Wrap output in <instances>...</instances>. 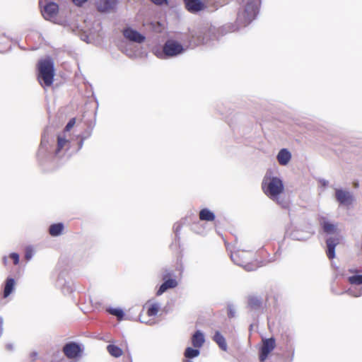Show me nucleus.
<instances>
[{
    "instance_id": "1",
    "label": "nucleus",
    "mask_w": 362,
    "mask_h": 362,
    "mask_svg": "<svg viewBox=\"0 0 362 362\" xmlns=\"http://www.w3.org/2000/svg\"><path fill=\"white\" fill-rule=\"evenodd\" d=\"M263 193L272 202L282 209H288L290 202L284 194V184L283 180L272 175L271 171L266 173L262 182Z\"/></svg>"
},
{
    "instance_id": "2",
    "label": "nucleus",
    "mask_w": 362,
    "mask_h": 362,
    "mask_svg": "<svg viewBox=\"0 0 362 362\" xmlns=\"http://www.w3.org/2000/svg\"><path fill=\"white\" fill-rule=\"evenodd\" d=\"M242 7L239 9L237 23L241 27L249 25L258 13L259 0H241Z\"/></svg>"
},
{
    "instance_id": "3",
    "label": "nucleus",
    "mask_w": 362,
    "mask_h": 362,
    "mask_svg": "<svg viewBox=\"0 0 362 362\" xmlns=\"http://www.w3.org/2000/svg\"><path fill=\"white\" fill-rule=\"evenodd\" d=\"M38 80L42 86H50L54 76V62L51 58L42 59L38 63Z\"/></svg>"
},
{
    "instance_id": "4",
    "label": "nucleus",
    "mask_w": 362,
    "mask_h": 362,
    "mask_svg": "<svg viewBox=\"0 0 362 362\" xmlns=\"http://www.w3.org/2000/svg\"><path fill=\"white\" fill-rule=\"evenodd\" d=\"M186 48L175 40H168L163 46L161 50L156 49L155 54L161 59L175 57L185 52Z\"/></svg>"
},
{
    "instance_id": "5",
    "label": "nucleus",
    "mask_w": 362,
    "mask_h": 362,
    "mask_svg": "<svg viewBox=\"0 0 362 362\" xmlns=\"http://www.w3.org/2000/svg\"><path fill=\"white\" fill-rule=\"evenodd\" d=\"M215 32L214 28H200L197 30H193L190 33V42L198 45L201 44H206L213 39Z\"/></svg>"
},
{
    "instance_id": "6",
    "label": "nucleus",
    "mask_w": 362,
    "mask_h": 362,
    "mask_svg": "<svg viewBox=\"0 0 362 362\" xmlns=\"http://www.w3.org/2000/svg\"><path fill=\"white\" fill-rule=\"evenodd\" d=\"M39 6L46 20L55 21L59 12V6L56 3L52 0H39Z\"/></svg>"
},
{
    "instance_id": "7",
    "label": "nucleus",
    "mask_w": 362,
    "mask_h": 362,
    "mask_svg": "<svg viewBox=\"0 0 362 362\" xmlns=\"http://www.w3.org/2000/svg\"><path fill=\"white\" fill-rule=\"evenodd\" d=\"M251 255L250 251L238 250L231 253L230 258L235 264L243 267L246 271L250 272L257 268V266L246 261L247 257L251 256Z\"/></svg>"
},
{
    "instance_id": "8",
    "label": "nucleus",
    "mask_w": 362,
    "mask_h": 362,
    "mask_svg": "<svg viewBox=\"0 0 362 362\" xmlns=\"http://www.w3.org/2000/svg\"><path fill=\"white\" fill-rule=\"evenodd\" d=\"M275 346L276 341L274 338L271 337L262 339V346L259 351V360L261 362L267 359L268 355L274 349Z\"/></svg>"
},
{
    "instance_id": "9",
    "label": "nucleus",
    "mask_w": 362,
    "mask_h": 362,
    "mask_svg": "<svg viewBox=\"0 0 362 362\" xmlns=\"http://www.w3.org/2000/svg\"><path fill=\"white\" fill-rule=\"evenodd\" d=\"M69 148L70 141L66 139L65 132L58 135L55 156L59 158L62 157Z\"/></svg>"
},
{
    "instance_id": "10",
    "label": "nucleus",
    "mask_w": 362,
    "mask_h": 362,
    "mask_svg": "<svg viewBox=\"0 0 362 362\" xmlns=\"http://www.w3.org/2000/svg\"><path fill=\"white\" fill-rule=\"evenodd\" d=\"M63 351L69 358H74L80 355L81 351L80 346L75 342H69L64 345Z\"/></svg>"
},
{
    "instance_id": "11",
    "label": "nucleus",
    "mask_w": 362,
    "mask_h": 362,
    "mask_svg": "<svg viewBox=\"0 0 362 362\" xmlns=\"http://www.w3.org/2000/svg\"><path fill=\"white\" fill-rule=\"evenodd\" d=\"M335 197L343 205H349L353 201L352 194L349 191L342 189H336Z\"/></svg>"
},
{
    "instance_id": "12",
    "label": "nucleus",
    "mask_w": 362,
    "mask_h": 362,
    "mask_svg": "<svg viewBox=\"0 0 362 362\" xmlns=\"http://www.w3.org/2000/svg\"><path fill=\"white\" fill-rule=\"evenodd\" d=\"M123 35L125 38L137 43H141L145 40V37L143 35L132 28H126L123 32Z\"/></svg>"
},
{
    "instance_id": "13",
    "label": "nucleus",
    "mask_w": 362,
    "mask_h": 362,
    "mask_svg": "<svg viewBox=\"0 0 362 362\" xmlns=\"http://www.w3.org/2000/svg\"><path fill=\"white\" fill-rule=\"evenodd\" d=\"M186 8L192 13L202 11L205 6L201 0H185Z\"/></svg>"
},
{
    "instance_id": "14",
    "label": "nucleus",
    "mask_w": 362,
    "mask_h": 362,
    "mask_svg": "<svg viewBox=\"0 0 362 362\" xmlns=\"http://www.w3.org/2000/svg\"><path fill=\"white\" fill-rule=\"evenodd\" d=\"M339 243L338 237H331L327 239V255L329 259H333L335 257V247Z\"/></svg>"
},
{
    "instance_id": "15",
    "label": "nucleus",
    "mask_w": 362,
    "mask_h": 362,
    "mask_svg": "<svg viewBox=\"0 0 362 362\" xmlns=\"http://www.w3.org/2000/svg\"><path fill=\"white\" fill-rule=\"evenodd\" d=\"M116 2L117 0H96L95 5L99 11L105 12L113 9Z\"/></svg>"
},
{
    "instance_id": "16",
    "label": "nucleus",
    "mask_w": 362,
    "mask_h": 362,
    "mask_svg": "<svg viewBox=\"0 0 362 362\" xmlns=\"http://www.w3.org/2000/svg\"><path fill=\"white\" fill-rule=\"evenodd\" d=\"M177 286V281L175 279H168L165 280L159 287L156 292L157 296L162 295L168 289L174 288Z\"/></svg>"
},
{
    "instance_id": "17",
    "label": "nucleus",
    "mask_w": 362,
    "mask_h": 362,
    "mask_svg": "<svg viewBox=\"0 0 362 362\" xmlns=\"http://www.w3.org/2000/svg\"><path fill=\"white\" fill-rule=\"evenodd\" d=\"M291 158L290 151L286 148L281 149L276 156V159L281 165H286Z\"/></svg>"
},
{
    "instance_id": "18",
    "label": "nucleus",
    "mask_w": 362,
    "mask_h": 362,
    "mask_svg": "<svg viewBox=\"0 0 362 362\" xmlns=\"http://www.w3.org/2000/svg\"><path fill=\"white\" fill-rule=\"evenodd\" d=\"M205 342V337L203 332L197 330L192 337V344L194 348H201Z\"/></svg>"
},
{
    "instance_id": "19",
    "label": "nucleus",
    "mask_w": 362,
    "mask_h": 362,
    "mask_svg": "<svg viewBox=\"0 0 362 362\" xmlns=\"http://www.w3.org/2000/svg\"><path fill=\"white\" fill-rule=\"evenodd\" d=\"M14 287L15 280L13 278H8L5 282L3 297L7 298L13 292Z\"/></svg>"
},
{
    "instance_id": "20",
    "label": "nucleus",
    "mask_w": 362,
    "mask_h": 362,
    "mask_svg": "<svg viewBox=\"0 0 362 362\" xmlns=\"http://www.w3.org/2000/svg\"><path fill=\"white\" fill-rule=\"evenodd\" d=\"M248 306L255 310H258L262 306V299L258 296H250L248 297Z\"/></svg>"
},
{
    "instance_id": "21",
    "label": "nucleus",
    "mask_w": 362,
    "mask_h": 362,
    "mask_svg": "<svg viewBox=\"0 0 362 362\" xmlns=\"http://www.w3.org/2000/svg\"><path fill=\"white\" fill-rule=\"evenodd\" d=\"M322 229L325 233L329 235L335 234L337 230V225L327 221L324 220L321 223Z\"/></svg>"
},
{
    "instance_id": "22",
    "label": "nucleus",
    "mask_w": 362,
    "mask_h": 362,
    "mask_svg": "<svg viewBox=\"0 0 362 362\" xmlns=\"http://www.w3.org/2000/svg\"><path fill=\"white\" fill-rule=\"evenodd\" d=\"M213 339L218 345L221 349L223 351L227 350V344L226 339L219 332L217 331L215 332Z\"/></svg>"
},
{
    "instance_id": "23",
    "label": "nucleus",
    "mask_w": 362,
    "mask_h": 362,
    "mask_svg": "<svg viewBox=\"0 0 362 362\" xmlns=\"http://www.w3.org/2000/svg\"><path fill=\"white\" fill-rule=\"evenodd\" d=\"M199 219L206 221H213L215 219V214L209 209L205 208L199 211Z\"/></svg>"
},
{
    "instance_id": "24",
    "label": "nucleus",
    "mask_w": 362,
    "mask_h": 362,
    "mask_svg": "<svg viewBox=\"0 0 362 362\" xmlns=\"http://www.w3.org/2000/svg\"><path fill=\"white\" fill-rule=\"evenodd\" d=\"M64 229V225L61 223H54L49 226V232L52 236L59 235Z\"/></svg>"
},
{
    "instance_id": "25",
    "label": "nucleus",
    "mask_w": 362,
    "mask_h": 362,
    "mask_svg": "<svg viewBox=\"0 0 362 362\" xmlns=\"http://www.w3.org/2000/svg\"><path fill=\"white\" fill-rule=\"evenodd\" d=\"M107 350L111 356L115 358L121 356L123 354L122 350L119 347L112 344L108 345L107 346Z\"/></svg>"
},
{
    "instance_id": "26",
    "label": "nucleus",
    "mask_w": 362,
    "mask_h": 362,
    "mask_svg": "<svg viewBox=\"0 0 362 362\" xmlns=\"http://www.w3.org/2000/svg\"><path fill=\"white\" fill-rule=\"evenodd\" d=\"M76 34L80 37L81 40L87 43H90L93 39V37H92L90 33H88L87 31L83 30L82 29L79 30L78 28L77 30H76Z\"/></svg>"
},
{
    "instance_id": "27",
    "label": "nucleus",
    "mask_w": 362,
    "mask_h": 362,
    "mask_svg": "<svg viewBox=\"0 0 362 362\" xmlns=\"http://www.w3.org/2000/svg\"><path fill=\"white\" fill-rule=\"evenodd\" d=\"M199 349V348L193 349L192 347H187L185 351V356L189 359L197 357L200 354Z\"/></svg>"
},
{
    "instance_id": "28",
    "label": "nucleus",
    "mask_w": 362,
    "mask_h": 362,
    "mask_svg": "<svg viewBox=\"0 0 362 362\" xmlns=\"http://www.w3.org/2000/svg\"><path fill=\"white\" fill-rule=\"evenodd\" d=\"M160 307V305L158 303H152L150 305V307L148 308V310H147L148 316H149V317L156 316L159 311Z\"/></svg>"
},
{
    "instance_id": "29",
    "label": "nucleus",
    "mask_w": 362,
    "mask_h": 362,
    "mask_svg": "<svg viewBox=\"0 0 362 362\" xmlns=\"http://www.w3.org/2000/svg\"><path fill=\"white\" fill-rule=\"evenodd\" d=\"M107 311L110 314L116 316L119 320H122L124 315V313L121 308H109L107 309Z\"/></svg>"
},
{
    "instance_id": "30",
    "label": "nucleus",
    "mask_w": 362,
    "mask_h": 362,
    "mask_svg": "<svg viewBox=\"0 0 362 362\" xmlns=\"http://www.w3.org/2000/svg\"><path fill=\"white\" fill-rule=\"evenodd\" d=\"M92 134V131L90 129L85 130L81 134L79 135L80 141L78 142V149H81L83 146V141L89 138Z\"/></svg>"
},
{
    "instance_id": "31",
    "label": "nucleus",
    "mask_w": 362,
    "mask_h": 362,
    "mask_svg": "<svg viewBox=\"0 0 362 362\" xmlns=\"http://www.w3.org/2000/svg\"><path fill=\"white\" fill-rule=\"evenodd\" d=\"M346 293L353 297H359L362 296V288H351Z\"/></svg>"
},
{
    "instance_id": "32",
    "label": "nucleus",
    "mask_w": 362,
    "mask_h": 362,
    "mask_svg": "<svg viewBox=\"0 0 362 362\" xmlns=\"http://www.w3.org/2000/svg\"><path fill=\"white\" fill-rule=\"evenodd\" d=\"M349 281L351 284L361 285L362 284V274L354 275L349 277Z\"/></svg>"
},
{
    "instance_id": "33",
    "label": "nucleus",
    "mask_w": 362,
    "mask_h": 362,
    "mask_svg": "<svg viewBox=\"0 0 362 362\" xmlns=\"http://www.w3.org/2000/svg\"><path fill=\"white\" fill-rule=\"evenodd\" d=\"M75 123H76V119L71 118L66 124V125L64 128V132H65V134H66V132H69L71 130V129L74 126Z\"/></svg>"
},
{
    "instance_id": "34",
    "label": "nucleus",
    "mask_w": 362,
    "mask_h": 362,
    "mask_svg": "<svg viewBox=\"0 0 362 362\" xmlns=\"http://www.w3.org/2000/svg\"><path fill=\"white\" fill-rule=\"evenodd\" d=\"M33 249L31 247H28L25 250V257L27 260H30L33 257Z\"/></svg>"
},
{
    "instance_id": "35",
    "label": "nucleus",
    "mask_w": 362,
    "mask_h": 362,
    "mask_svg": "<svg viewBox=\"0 0 362 362\" xmlns=\"http://www.w3.org/2000/svg\"><path fill=\"white\" fill-rule=\"evenodd\" d=\"M235 314V309L232 305L228 306V315L229 317H233Z\"/></svg>"
},
{
    "instance_id": "36",
    "label": "nucleus",
    "mask_w": 362,
    "mask_h": 362,
    "mask_svg": "<svg viewBox=\"0 0 362 362\" xmlns=\"http://www.w3.org/2000/svg\"><path fill=\"white\" fill-rule=\"evenodd\" d=\"M10 257L13 260L14 264H18L19 262V255L16 253L13 252L10 255Z\"/></svg>"
},
{
    "instance_id": "37",
    "label": "nucleus",
    "mask_w": 362,
    "mask_h": 362,
    "mask_svg": "<svg viewBox=\"0 0 362 362\" xmlns=\"http://www.w3.org/2000/svg\"><path fill=\"white\" fill-rule=\"evenodd\" d=\"M150 1L156 5H162L165 3H167V0H150Z\"/></svg>"
},
{
    "instance_id": "38",
    "label": "nucleus",
    "mask_w": 362,
    "mask_h": 362,
    "mask_svg": "<svg viewBox=\"0 0 362 362\" xmlns=\"http://www.w3.org/2000/svg\"><path fill=\"white\" fill-rule=\"evenodd\" d=\"M47 142V136L45 134H43L42 136V140L40 143V146L42 148L45 145V144Z\"/></svg>"
},
{
    "instance_id": "39",
    "label": "nucleus",
    "mask_w": 362,
    "mask_h": 362,
    "mask_svg": "<svg viewBox=\"0 0 362 362\" xmlns=\"http://www.w3.org/2000/svg\"><path fill=\"white\" fill-rule=\"evenodd\" d=\"M76 6H81L83 4L87 1V0H72Z\"/></svg>"
},
{
    "instance_id": "40",
    "label": "nucleus",
    "mask_w": 362,
    "mask_h": 362,
    "mask_svg": "<svg viewBox=\"0 0 362 362\" xmlns=\"http://www.w3.org/2000/svg\"><path fill=\"white\" fill-rule=\"evenodd\" d=\"M180 230V226L179 224L174 226V230L176 236L177 235L178 231Z\"/></svg>"
},
{
    "instance_id": "41",
    "label": "nucleus",
    "mask_w": 362,
    "mask_h": 362,
    "mask_svg": "<svg viewBox=\"0 0 362 362\" xmlns=\"http://www.w3.org/2000/svg\"><path fill=\"white\" fill-rule=\"evenodd\" d=\"M6 349L9 351L13 350V345L12 344H7Z\"/></svg>"
},
{
    "instance_id": "42",
    "label": "nucleus",
    "mask_w": 362,
    "mask_h": 362,
    "mask_svg": "<svg viewBox=\"0 0 362 362\" xmlns=\"http://www.w3.org/2000/svg\"><path fill=\"white\" fill-rule=\"evenodd\" d=\"M140 321L143 323H146V324H148V325H152L153 323V322H152L151 320H148V321H145L142 319H140Z\"/></svg>"
},
{
    "instance_id": "43",
    "label": "nucleus",
    "mask_w": 362,
    "mask_h": 362,
    "mask_svg": "<svg viewBox=\"0 0 362 362\" xmlns=\"http://www.w3.org/2000/svg\"><path fill=\"white\" fill-rule=\"evenodd\" d=\"M293 238H296V239L299 240H304V238H299V237H298V236H297V235H296V234H295V233H294V234H293Z\"/></svg>"
},
{
    "instance_id": "44",
    "label": "nucleus",
    "mask_w": 362,
    "mask_h": 362,
    "mask_svg": "<svg viewBox=\"0 0 362 362\" xmlns=\"http://www.w3.org/2000/svg\"><path fill=\"white\" fill-rule=\"evenodd\" d=\"M3 261H4V264H6V263H7V257H4L3 258Z\"/></svg>"
},
{
    "instance_id": "45",
    "label": "nucleus",
    "mask_w": 362,
    "mask_h": 362,
    "mask_svg": "<svg viewBox=\"0 0 362 362\" xmlns=\"http://www.w3.org/2000/svg\"><path fill=\"white\" fill-rule=\"evenodd\" d=\"M184 362H192V361L190 360H185Z\"/></svg>"
}]
</instances>
